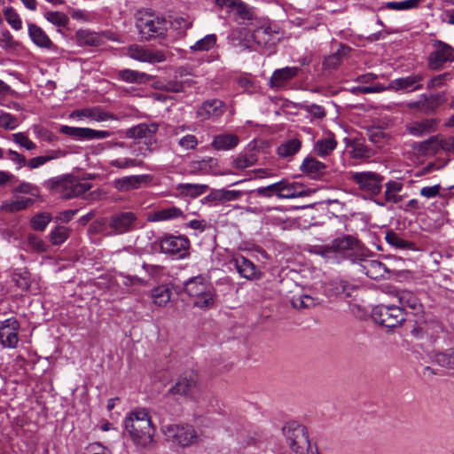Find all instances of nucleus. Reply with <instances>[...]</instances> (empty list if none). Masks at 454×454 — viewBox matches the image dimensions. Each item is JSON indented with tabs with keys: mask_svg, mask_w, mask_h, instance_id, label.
Listing matches in <instances>:
<instances>
[{
	"mask_svg": "<svg viewBox=\"0 0 454 454\" xmlns=\"http://www.w3.org/2000/svg\"><path fill=\"white\" fill-rule=\"evenodd\" d=\"M123 425L125 431L137 446L146 448L153 443L156 430L146 409L137 408L129 412Z\"/></svg>",
	"mask_w": 454,
	"mask_h": 454,
	"instance_id": "f257e3e1",
	"label": "nucleus"
},
{
	"mask_svg": "<svg viewBox=\"0 0 454 454\" xmlns=\"http://www.w3.org/2000/svg\"><path fill=\"white\" fill-rule=\"evenodd\" d=\"M358 246L357 239L351 235H344L333 240L331 245L317 246L314 252L333 262L351 258Z\"/></svg>",
	"mask_w": 454,
	"mask_h": 454,
	"instance_id": "f03ea898",
	"label": "nucleus"
},
{
	"mask_svg": "<svg viewBox=\"0 0 454 454\" xmlns=\"http://www.w3.org/2000/svg\"><path fill=\"white\" fill-rule=\"evenodd\" d=\"M136 27L141 38L149 41L164 36L168 27V21L162 15L155 12H138Z\"/></svg>",
	"mask_w": 454,
	"mask_h": 454,
	"instance_id": "7ed1b4c3",
	"label": "nucleus"
},
{
	"mask_svg": "<svg viewBox=\"0 0 454 454\" xmlns=\"http://www.w3.org/2000/svg\"><path fill=\"white\" fill-rule=\"evenodd\" d=\"M184 291L194 299V306L200 309H207L214 305V287L202 275L189 278L184 283Z\"/></svg>",
	"mask_w": 454,
	"mask_h": 454,
	"instance_id": "20e7f679",
	"label": "nucleus"
},
{
	"mask_svg": "<svg viewBox=\"0 0 454 454\" xmlns=\"http://www.w3.org/2000/svg\"><path fill=\"white\" fill-rule=\"evenodd\" d=\"M372 318L382 326L395 328L405 320V312L400 306L381 304L373 309Z\"/></svg>",
	"mask_w": 454,
	"mask_h": 454,
	"instance_id": "39448f33",
	"label": "nucleus"
},
{
	"mask_svg": "<svg viewBox=\"0 0 454 454\" xmlns=\"http://www.w3.org/2000/svg\"><path fill=\"white\" fill-rule=\"evenodd\" d=\"M349 179L360 191L376 196L381 192L384 176L374 171H356L350 173Z\"/></svg>",
	"mask_w": 454,
	"mask_h": 454,
	"instance_id": "423d86ee",
	"label": "nucleus"
},
{
	"mask_svg": "<svg viewBox=\"0 0 454 454\" xmlns=\"http://www.w3.org/2000/svg\"><path fill=\"white\" fill-rule=\"evenodd\" d=\"M290 448L298 454H304L309 448V440L307 428L297 423L291 422L283 427Z\"/></svg>",
	"mask_w": 454,
	"mask_h": 454,
	"instance_id": "0eeeda50",
	"label": "nucleus"
},
{
	"mask_svg": "<svg viewBox=\"0 0 454 454\" xmlns=\"http://www.w3.org/2000/svg\"><path fill=\"white\" fill-rule=\"evenodd\" d=\"M191 243L185 236L165 235L160 241V251L174 259H184L189 255Z\"/></svg>",
	"mask_w": 454,
	"mask_h": 454,
	"instance_id": "6e6552de",
	"label": "nucleus"
},
{
	"mask_svg": "<svg viewBox=\"0 0 454 454\" xmlns=\"http://www.w3.org/2000/svg\"><path fill=\"white\" fill-rule=\"evenodd\" d=\"M433 46L434 50L427 58V67L430 70L439 71L446 64L454 62V49L450 45L442 41H436Z\"/></svg>",
	"mask_w": 454,
	"mask_h": 454,
	"instance_id": "1a4fd4ad",
	"label": "nucleus"
},
{
	"mask_svg": "<svg viewBox=\"0 0 454 454\" xmlns=\"http://www.w3.org/2000/svg\"><path fill=\"white\" fill-rule=\"evenodd\" d=\"M112 235H121L131 232L138 228V219L131 211L118 212L112 215L108 220Z\"/></svg>",
	"mask_w": 454,
	"mask_h": 454,
	"instance_id": "9d476101",
	"label": "nucleus"
},
{
	"mask_svg": "<svg viewBox=\"0 0 454 454\" xmlns=\"http://www.w3.org/2000/svg\"><path fill=\"white\" fill-rule=\"evenodd\" d=\"M162 432L168 441L182 447L193 443L197 438L193 427L189 425H167L162 427Z\"/></svg>",
	"mask_w": 454,
	"mask_h": 454,
	"instance_id": "9b49d317",
	"label": "nucleus"
},
{
	"mask_svg": "<svg viewBox=\"0 0 454 454\" xmlns=\"http://www.w3.org/2000/svg\"><path fill=\"white\" fill-rule=\"evenodd\" d=\"M251 38L260 49L271 53L279 42V34L270 26H261L252 31Z\"/></svg>",
	"mask_w": 454,
	"mask_h": 454,
	"instance_id": "f8f14e48",
	"label": "nucleus"
},
{
	"mask_svg": "<svg viewBox=\"0 0 454 454\" xmlns=\"http://www.w3.org/2000/svg\"><path fill=\"white\" fill-rule=\"evenodd\" d=\"M20 322L12 317L0 322V345L4 348H15L19 343Z\"/></svg>",
	"mask_w": 454,
	"mask_h": 454,
	"instance_id": "ddd939ff",
	"label": "nucleus"
},
{
	"mask_svg": "<svg viewBox=\"0 0 454 454\" xmlns=\"http://www.w3.org/2000/svg\"><path fill=\"white\" fill-rule=\"evenodd\" d=\"M126 55L129 58L150 64L161 63L167 59L165 52L160 50H151L145 46L131 44L127 48Z\"/></svg>",
	"mask_w": 454,
	"mask_h": 454,
	"instance_id": "4468645a",
	"label": "nucleus"
},
{
	"mask_svg": "<svg viewBox=\"0 0 454 454\" xmlns=\"http://www.w3.org/2000/svg\"><path fill=\"white\" fill-rule=\"evenodd\" d=\"M229 264L234 267L240 278L247 280H257L262 277V272L257 266L242 254L233 255L230 259Z\"/></svg>",
	"mask_w": 454,
	"mask_h": 454,
	"instance_id": "2eb2a0df",
	"label": "nucleus"
},
{
	"mask_svg": "<svg viewBox=\"0 0 454 454\" xmlns=\"http://www.w3.org/2000/svg\"><path fill=\"white\" fill-rule=\"evenodd\" d=\"M425 77L426 75L423 72L413 73L410 75L392 80L388 84V88L394 91L412 92L419 90L424 87L423 82Z\"/></svg>",
	"mask_w": 454,
	"mask_h": 454,
	"instance_id": "dca6fc26",
	"label": "nucleus"
},
{
	"mask_svg": "<svg viewBox=\"0 0 454 454\" xmlns=\"http://www.w3.org/2000/svg\"><path fill=\"white\" fill-rule=\"evenodd\" d=\"M60 132L79 140L104 139L109 137L112 132L108 130H97L90 128H79L63 125Z\"/></svg>",
	"mask_w": 454,
	"mask_h": 454,
	"instance_id": "f3484780",
	"label": "nucleus"
},
{
	"mask_svg": "<svg viewBox=\"0 0 454 454\" xmlns=\"http://www.w3.org/2000/svg\"><path fill=\"white\" fill-rule=\"evenodd\" d=\"M310 194V191L306 189L301 183L281 180L278 182L277 197L278 199H294L306 197Z\"/></svg>",
	"mask_w": 454,
	"mask_h": 454,
	"instance_id": "a211bd4d",
	"label": "nucleus"
},
{
	"mask_svg": "<svg viewBox=\"0 0 454 454\" xmlns=\"http://www.w3.org/2000/svg\"><path fill=\"white\" fill-rule=\"evenodd\" d=\"M153 180L150 175H133L117 178L114 181V187L122 192L140 188Z\"/></svg>",
	"mask_w": 454,
	"mask_h": 454,
	"instance_id": "6ab92c4d",
	"label": "nucleus"
},
{
	"mask_svg": "<svg viewBox=\"0 0 454 454\" xmlns=\"http://www.w3.org/2000/svg\"><path fill=\"white\" fill-rule=\"evenodd\" d=\"M407 108L424 114H430L436 111L439 106V97L437 95L421 94L417 100L406 103Z\"/></svg>",
	"mask_w": 454,
	"mask_h": 454,
	"instance_id": "aec40b11",
	"label": "nucleus"
},
{
	"mask_svg": "<svg viewBox=\"0 0 454 454\" xmlns=\"http://www.w3.org/2000/svg\"><path fill=\"white\" fill-rule=\"evenodd\" d=\"M198 376L194 372H186L182 374L177 382L169 389L173 395L191 396L196 387Z\"/></svg>",
	"mask_w": 454,
	"mask_h": 454,
	"instance_id": "412c9836",
	"label": "nucleus"
},
{
	"mask_svg": "<svg viewBox=\"0 0 454 454\" xmlns=\"http://www.w3.org/2000/svg\"><path fill=\"white\" fill-rule=\"evenodd\" d=\"M400 307L404 309H409L413 315H420L424 311V307L418 296L409 290H400L395 294Z\"/></svg>",
	"mask_w": 454,
	"mask_h": 454,
	"instance_id": "4be33fe9",
	"label": "nucleus"
},
{
	"mask_svg": "<svg viewBox=\"0 0 454 454\" xmlns=\"http://www.w3.org/2000/svg\"><path fill=\"white\" fill-rule=\"evenodd\" d=\"M356 290L355 286L342 278H334L329 281L325 292L329 297H350Z\"/></svg>",
	"mask_w": 454,
	"mask_h": 454,
	"instance_id": "5701e85b",
	"label": "nucleus"
},
{
	"mask_svg": "<svg viewBox=\"0 0 454 454\" xmlns=\"http://www.w3.org/2000/svg\"><path fill=\"white\" fill-rule=\"evenodd\" d=\"M326 165L314 156H307L300 166V170L312 179H319L326 173Z\"/></svg>",
	"mask_w": 454,
	"mask_h": 454,
	"instance_id": "b1692460",
	"label": "nucleus"
},
{
	"mask_svg": "<svg viewBox=\"0 0 454 454\" xmlns=\"http://www.w3.org/2000/svg\"><path fill=\"white\" fill-rule=\"evenodd\" d=\"M438 121L436 119H423L414 121L406 125V130L411 136L420 137L436 131Z\"/></svg>",
	"mask_w": 454,
	"mask_h": 454,
	"instance_id": "393cba45",
	"label": "nucleus"
},
{
	"mask_svg": "<svg viewBox=\"0 0 454 454\" xmlns=\"http://www.w3.org/2000/svg\"><path fill=\"white\" fill-rule=\"evenodd\" d=\"M184 217L185 215L181 208L172 206L151 212L147 219L149 222H164Z\"/></svg>",
	"mask_w": 454,
	"mask_h": 454,
	"instance_id": "a878e982",
	"label": "nucleus"
},
{
	"mask_svg": "<svg viewBox=\"0 0 454 454\" xmlns=\"http://www.w3.org/2000/svg\"><path fill=\"white\" fill-rule=\"evenodd\" d=\"M28 35L31 41L40 48L51 50L55 47L45 31L34 23H27Z\"/></svg>",
	"mask_w": 454,
	"mask_h": 454,
	"instance_id": "bb28decb",
	"label": "nucleus"
},
{
	"mask_svg": "<svg viewBox=\"0 0 454 454\" xmlns=\"http://www.w3.org/2000/svg\"><path fill=\"white\" fill-rule=\"evenodd\" d=\"M338 142L333 133L317 139L313 145V152L321 158L329 156L337 147Z\"/></svg>",
	"mask_w": 454,
	"mask_h": 454,
	"instance_id": "cd10ccee",
	"label": "nucleus"
},
{
	"mask_svg": "<svg viewBox=\"0 0 454 454\" xmlns=\"http://www.w3.org/2000/svg\"><path fill=\"white\" fill-rule=\"evenodd\" d=\"M224 113L223 103L218 99L206 101L197 111V114L203 120L219 117Z\"/></svg>",
	"mask_w": 454,
	"mask_h": 454,
	"instance_id": "c85d7f7f",
	"label": "nucleus"
},
{
	"mask_svg": "<svg viewBox=\"0 0 454 454\" xmlns=\"http://www.w3.org/2000/svg\"><path fill=\"white\" fill-rule=\"evenodd\" d=\"M361 267L367 277L375 280L385 278L387 272L385 264L378 260H364Z\"/></svg>",
	"mask_w": 454,
	"mask_h": 454,
	"instance_id": "c756f323",
	"label": "nucleus"
},
{
	"mask_svg": "<svg viewBox=\"0 0 454 454\" xmlns=\"http://www.w3.org/2000/svg\"><path fill=\"white\" fill-rule=\"evenodd\" d=\"M345 142L347 148L349 149V156L354 160H364L369 159L372 155V149L361 141L346 138Z\"/></svg>",
	"mask_w": 454,
	"mask_h": 454,
	"instance_id": "7c9ffc66",
	"label": "nucleus"
},
{
	"mask_svg": "<svg viewBox=\"0 0 454 454\" xmlns=\"http://www.w3.org/2000/svg\"><path fill=\"white\" fill-rule=\"evenodd\" d=\"M239 143L237 135L223 133L214 137L211 146L217 151H228L235 148Z\"/></svg>",
	"mask_w": 454,
	"mask_h": 454,
	"instance_id": "2f4dec72",
	"label": "nucleus"
},
{
	"mask_svg": "<svg viewBox=\"0 0 454 454\" xmlns=\"http://www.w3.org/2000/svg\"><path fill=\"white\" fill-rule=\"evenodd\" d=\"M158 131V125L155 123H140L133 126L125 131V136L128 138L133 139H145L149 136H153Z\"/></svg>",
	"mask_w": 454,
	"mask_h": 454,
	"instance_id": "473e14b6",
	"label": "nucleus"
},
{
	"mask_svg": "<svg viewBox=\"0 0 454 454\" xmlns=\"http://www.w3.org/2000/svg\"><path fill=\"white\" fill-rule=\"evenodd\" d=\"M217 167V160L213 157H206L190 163V172L194 175H208L214 173Z\"/></svg>",
	"mask_w": 454,
	"mask_h": 454,
	"instance_id": "72a5a7b5",
	"label": "nucleus"
},
{
	"mask_svg": "<svg viewBox=\"0 0 454 454\" xmlns=\"http://www.w3.org/2000/svg\"><path fill=\"white\" fill-rule=\"evenodd\" d=\"M300 68L297 67H286L284 68L277 69L273 72L270 77V86L279 87L286 82L295 77L299 73Z\"/></svg>",
	"mask_w": 454,
	"mask_h": 454,
	"instance_id": "f704fd0d",
	"label": "nucleus"
},
{
	"mask_svg": "<svg viewBox=\"0 0 454 454\" xmlns=\"http://www.w3.org/2000/svg\"><path fill=\"white\" fill-rule=\"evenodd\" d=\"M173 294L172 288L168 284L160 285L151 291L153 303L158 307H165Z\"/></svg>",
	"mask_w": 454,
	"mask_h": 454,
	"instance_id": "c9c22d12",
	"label": "nucleus"
},
{
	"mask_svg": "<svg viewBox=\"0 0 454 454\" xmlns=\"http://www.w3.org/2000/svg\"><path fill=\"white\" fill-rule=\"evenodd\" d=\"M403 189V184L400 181L397 180H389L385 184V192L384 197L386 202H390L392 204H397L401 202L403 197L400 194V192Z\"/></svg>",
	"mask_w": 454,
	"mask_h": 454,
	"instance_id": "e433bc0d",
	"label": "nucleus"
},
{
	"mask_svg": "<svg viewBox=\"0 0 454 454\" xmlns=\"http://www.w3.org/2000/svg\"><path fill=\"white\" fill-rule=\"evenodd\" d=\"M65 192L63 194L66 198H72L81 196L91 188V184L89 182H82L78 179H70L64 184Z\"/></svg>",
	"mask_w": 454,
	"mask_h": 454,
	"instance_id": "4c0bfd02",
	"label": "nucleus"
},
{
	"mask_svg": "<svg viewBox=\"0 0 454 454\" xmlns=\"http://www.w3.org/2000/svg\"><path fill=\"white\" fill-rule=\"evenodd\" d=\"M35 200L31 198L17 197L3 202L1 208L9 213H16L27 209L34 205Z\"/></svg>",
	"mask_w": 454,
	"mask_h": 454,
	"instance_id": "58836bf2",
	"label": "nucleus"
},
{
	"mask_svg": "<svg viewBox=\"0 0 454 454\" xmlns=\"http://www.w3.org/2000/svg\"><path fill=\"white\" fill-rule=\"evenodd\" d=\"M301 148V141L298 138H290L284 141L277 149L280 158L287 159L295 155Z\"/></svg>",
	"mask_w": 454,
	"mask_h": 454,
	"instance_id": "ea45409f",
	"label": "nucleus"
},
{
	"mask_svg": "<svg viewBox=\"0 0 454 454\" xmlns=\"http://www.w3.org/2000/svg\"><path fill=\"white\" fill-rule=\"evenodd\" d=\"M385 239L389 246L395 249L416 250L413 242L403 239L398 233L393 231H389L386 233Z\"/></svg>",
	"mask_w": 454,
	"mask_h": 454,
	"instance_id": "a19ab883",
	"label": "nucleus"
},
{
	"mask_svg": "<svg viewBox=\"0 0 454 454\" xmlns=\"http://www.w3.org/2000/svg\"><path fill=\"white\" fill-rule=\"evenodd\" d=\"M209 189L208 185L201 184H179L176 186V190L184 196H190L192 198L199 197L204 194Z\"/></svg>",
	"mask_w": 454,
	"mask_h": 454,
	"instance_id": "79ce46f5",
	"label": "nucleus"
},
{
	"mask_svg": "<svg viewBox=\"0 0 454 454\" xmlns=\"http://www.w3.org/2000/svg\"><path fill=\"white\" fill-rule=\"evenodd\" d=\"M350 51V47L340 44L336 52L325 59L323 63L324 67L328 69L336 68L340 64L342 58L348 55Z\"/></svg>",
	"mask_w": 454,
	"mask_h": 454,
	"instance_id": "37998d69",
	"label": "nucleus"
},
{
	"mask_svg": "<svg viewBox=\"0 0 454 454\" xmlns=\"http://www.w3.org/2000/svg\"><path fill=\"white\" fill-rule=\"evenodd\" d=\"M75 38L79 45L96 46L100 43V37L97 33L85 29L78 30Z\"/></svg>",
	"mask_w": 454,
	"mask_h": 454,
	"instance_id": "c03bdc74",
	"label": "nucleus"
},
{
	"mask_svg": "<svg viewBox=\"0 0 454 454\" xmlns=\"http://www.w3.org/2000/svg\"><path fill=\"white\" fill-rule=\"evenodd\" d=\"M440 148L438 137L436 136L430 137L428 139L419 142L414 146L420 154L426 155L428 153H434Z\"/></svg>",
	"mask_w": 454,
	"mask_h": 454,
	"instance_id": "a18cd8bd",
	"label": "nucleus"
},
{
	"mask_svg": "<svg viewBox=\"0 0 454 454\" xmlns=\"http://www.w3.org/2000/svg\"><path fill=\"white\" fill-rule=\"evenodd\" d=\"M64 155H65V153L62 152L61 150H54V151H51L50 153V154H48V155L37 156V157L30 159L27 161V166L31 169L37 168L44 165L48 161H50L51 160L59 159L60 157H63Z\"/></svg>",
	"mask_w": 454,
	"mask_h": 454,
	"instance_id": "49530a36",
	"label": "nucleus"
},
{
	"mask_svg": "<svg viewBox=\"0 0 454 454\" xmlns=\"http://www.w3.org/2000/svg\"><path fill=\"white\" fill-rule=\"evenodd\" d=\"M292 305L298 309H309L319 304V299L308 294L294 295L292 298Z\"/></svg>",
	"mask_w": 454,
	"mask_h": 454,
	"instance_id": "de8ad7c7",
	"label": "nucleus"
},
{
	"mask_svg": "<svg viewBox=\"0 0 454 454\" xmlns=\"http://www.w3.org/2000/svg\"><path fill=\"white\" fill-rule=\"evenodd\" d=\"M243 192L241 191L237 190H227V189H219L212 192L210 195L207 197L213 198L215 200H223V201H234L238 200L241 198Z\"/></svg>",
	"mask_w": 454,
	"mask_h": 454,
	"instance_id": "09e8293b",
	"label": "nucleus"
},
{
	"mask_svg": "<svg viewBox=\"0 0 454 454\" xmlns=\"http://www.w3.org/2000/svg\"><path fill=\"white\" fill-rule=\"evenodd\" d=\"M109 165L118 169H126L131 168H141L144 166V161L141 159L124 157L111 160L109 161Z\"/></svg>",
	"mask_w": 454,
	"mask_h": 454,
	"instance_id": "8fccbe9b",
	"label": "nucleus"
},
{
	"mask_svg": "<svg viewBox=\"0 0 454 454\" xmlns=\"http://www.w3.org/2000/svg\"><path fill=\"white\" fill-rule=\"evenodd\" d=\"M51 219L49 212L37 213L30 219V226L34 231H43Z\"/></svg>",
	"mask_w": 454,
	"mask_h": 454,
	"instance_id": "3c124183",
	"label": "nucleus"
},
{
	"mask_svg": "<svg viewBox=\"0 0 454 454\" xmlns=\"http://www.w3.org/2000/svg\"><path fill=\"white\" fill-rule=\"evenodd\" d=\"M257 161V157L254 153L239 154L232 160V167L236 169L242 170L251 166H254Z\"/></svg>",
	"mask_w": 454,
	"mask_h": 454,
	"instance_id": "603ef678",
	"label": "nucleus"
},
{
	"mask_svg": "<svg viewBox=\"0 0 454 454\" xmlns=\"http://www.w3.org/2000/svg\"><path fill=\"white\" fill-rule=\"evenodd\" d=\"M69 233V228L58 225L50 232V241L54 246H59L68 239Z\"/></svg>",
	"mask_w": 454,
	"mask_h": 454,
	"instance_id": "864d4df0",
	"label": "nucleus"
},
{
	"mask_svg": "<svg viewBox=\"0 0 454 454\" xmlns=\"http://www.w3.org/2000/svg\"><path fill=\"white\" fill-rule=\"evenodd\" d=\"M7 23L12 29L19 31L22 28V20L20 14L12 6H7L3 10Z\"/></svg>",
	"mask_w": 454,
	"mask_h": 454,
	"instance_id": "5fc2aeb1",
	"label": "nucleus"
},
{
	"mask_svg": "<svg viewBox=\"0 0 454 454\" xmlns=\"http://www.w3.org/2000/svg\"><path fill=\"white\" fill-rule=\"evenodd\" d=\"M45 20L58 27H66L68 25V17L61 12L49 11L43 14Z\"/></svg>",
	"mask_w": 454,
	"mask_h": 454,
	"instance_id": "6e6d98bb",
	"label": "nucleus"
},
{
	"mask_svg": "<svg viewBox=\"0 0 454 454\" xmlns=\"http://www.w3.org/2000/svg\"><path fill=\"white\" fill-rule=\"evenodd\" d=\"M216 43V35L214 34L207 35L202 39L197 41L191 46L192 51H207Z\"/></svg>",
	"mask_w": 454,
	"mask_h": 454,
	"instance_id": "4d7b16f0",
	"label": "nucleus"
},
{
	"mask_svg": "<svg viewBox=\"0 0 454 454\" xmlns=\"http://www.w3.org/2000/svg\"><path fill=\"white\" fill-rule=\"evenodd\" d=\"M12 280L16 286L22 291L29 289L31 285L30 274L26 270H17L12 275Z\"/></svg>",
	"mask_w": 454,
	"mask_h": 454,
	"instance_id": "13d9d810",
	"label": "nucleus"
},
{
	"mask_svg": "<svg viewBox=\"0 0 454 454\" xmlns=\"http://www.w3.org/2000/svg\"><path fill=\"white\" fill-rule=\"evenodd\" d=\"M434 361L442 367L449 370H454V348L445 352L437 353L434 356Z\"/></svg>",
	"mask_w": 454,
	"mask_h": 454,
	"instance_id": "bf43d9fd",
	"label": "nucleus"
},
{
	"mask_svg": "<svg viewBox=\"0 0 454 454\" xmlns=\"http://www.w3.org/2000/svg\"><path fill=\"white\" fill-rule=\"evenodd\" d=\"M421 0H402L387 3V7L396 11H408L418 8Z\"/></svg>",
	"mask_w": 454,
	"mask_h": 454,
	"instance_id": "052dcab7",
	"label": "nucleus"
},
{
	"mask_svg": "<svg viewBox=\"0 0 454 454\" xmlns=\"http://www.w3.org/2000/svg\"><path fill=\"white\" fill-rule=\"evenodd\" d=\"M20 121L18 117L7 112L0 113V128L5 130H13L19 127Z\"/></svg>",
	"mask_w": 454,
	"mask_h": 454,
	"instance_id": "680f3d73",
	"label": "nucleus"
},
{
	"mask_svg": "<svg viewBox=\"0 0 454 454\" xmlns=\"http://www.w3.org/2000/svg\"><path fill=\"white\" fill-rule=\"evenodd\" d=\"M118 76L126 82L137 83L141 82L146 74L131 69H123L119 71Z\"/></svg>",
	"mask_w": 454,
	"mask_h": 454,
	"instance_id": "e2e57ef3",
	"label": "nucleus"
},
{
	"mask_svg": "<svg viewBox=\"0 0 454 454\" xmlns=\"http://www.w3.org/2000/svg\"><path fill=\"white\" fill-rule=\"evenodd\" d=\"M142 267L155 280H161L168 276L167 269L161 265L144 263Z\"/></svg>",
	"mask_w": 454,
	"mask_h": 454,
	"instance_id": "0e129e2a",
	"label": "nucleus"
},
{
	"mask_svg": "<svg viewBox=\"0 0 454 454\" xmlns=\"http://www.w3.org/2000/svg\"><path fill=\"white\" fill-rule=\"evenodd\" d=\"M176 143L183 151L186 152L196 149L199 140L196 136L186 134L181 137H176Z\"/></svg>",
	"mask_w": 454,
	"mask_h": 454,
	"instance_id": "69168bd1",
	"label": "nucleus"
},
{
	"mask_svg": "<svg viewBox=\"0 0 454 454\" xmlns=\"http://www.w3.org/2000/svg\"><path fill=\"white\" fill-rule=\"evenodd\" d=\"M452 79V74L450 72H446L438 75L432 77L428 82L427 88L428 90H434L444 86L449 81Z\"/></svg>",
	"mask_w": 454,
	"mask_h": 454,
	"instance_id": "338daca9",
	"label": "nucleus"
},
{
	"mask_svg": "<svg viewBox=\"0 0 454 454\" xmlns=\"http://www.w3.org/2000/svg\"><path fill=\"white\" fill-rule=\"evenodd\" d=\"M27 245L35 253H43L48 250V245L35 234H29L27 236Z\"/></svg>",
	"mask_w": 454,
	"mask_h": 454,
	"instance_id": "774afa93",
	"label": "nucleus"
}]
</instances>
